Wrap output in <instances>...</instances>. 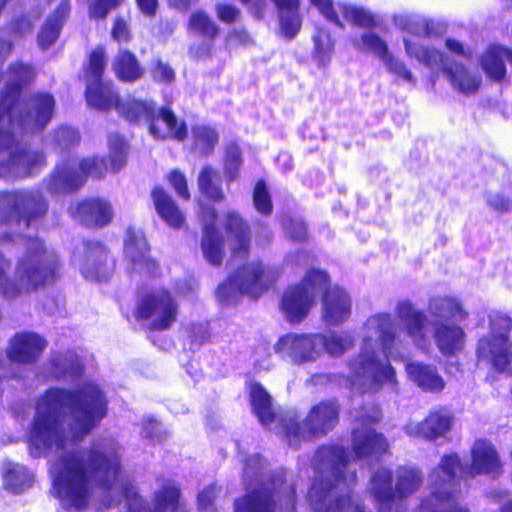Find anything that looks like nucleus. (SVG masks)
I'll list each match as a JSON object with an SVG mask.
<instances>
[{
  "instance_id": "1",
  "label": "nucleus",
  "mask_w": 512,
  "mask_h": 512,
  "mask_svg": "<svg viewBox=\"0 0 512 512\" xmlns=\"http://www.w3.org/2000/svg\"><path fill=\"white\" fill-rule=\"evenodd\" d=\"M107 399L93 381L77 390L48 389L37 401L28 433L32 457L55 456L52 492L66 508L81 510L94 498L109 508L126 502L128 512H186L174 481H164L154 494L153 510L138 495L131 476L120 467V446L98 438L91 448L71 452L106 416Z\"/></svg>"
},
{
  "instance_id": "2",
  "label": "nucleus",
  "mask_w": 512,
  "mask_h": 512,
  "mask_svg": "<svg viewBox=\"0 0 512 512\" xmlns=\"http://www.w3.org/2000/svg\"><path fill=\"white\" fill-rule=\"evenodd\" d=\"M48 205L39 190H14L0 193V244H21L25 253L18 259L15 277L7 271L10 262L0 255V295L15 299L53 283L61 265L58 255L30 234L33 221L47 211Z\"/></svg>"
},
{
  "instance_id": "3",
  "label": "nucleus",
  "mask_w": 512,
  "mask_h": 512,
  "mask_svg": "<svg viewBox=\"0 0 512 512\" xmlns=\"http://www.w3.org/2000/svg\"><path fill=\"white\" fill-rule=\"evenodd\" d=\"M33 76L31 66L13 64L7 72L5 88L0 91V178L31 176L45 165L44 154L31 149L24 137L44 129L55 103L48 93H38L26 102L21 100L22 86Z\"/></svg>"
},
{
  "instance_id": "4",
  "label": "nucleus",
  "mask_w": 512,
  "mask_h": 512,
  "mask_svg": "<svg viewBox=\"0 0 512 512\" xmlns=\"http://www.w3.org/2000/svg\"><path fill=\"white\" fill-rule=\"evenodd\" d=\"M392 317L379 313L367 319L359 354L348 362L346 384L359 394L395 389L397 380L389 359L402 358Z\"/></svg>"
},
{
  "instance_id": "5",
  "label": "nucleus",
  "mask_w": 512,
  "mask_h": 512,
  "mask_svg": "<svg viewBox=\"0 0 512 512\" xmlns=\"http://www.w3.org/2000/svg\"><path fill=\"white\" fill-rule=\"evenodd\" d=\"M313 468L315 476L308 500L314 512H366L360 500L352 495L356 470L341 446L319 448Z\"/></svg>"
},
{
  "instance_id": "6",
  "label": "nucleus",
  "mask_w": 512,
  "mask_h": 512,
  "mask_svg": "<svg viewBox=\"0 0 512 512\" xmlns=\"http://www.w3.org/2000/svg\"><path fill=\"white\" fill-rule=\"evenodd\" d=\"M250 401L254 414L260 423L277 434H283L290 446L300 441L326 435L338 422L339 405L332 400L322 401L313 406L303 422L292 413L284 417L276 414L270 395L258 383L250 385Z\"/></svg>"
},
{
  "instance_id": "7",
  "label": "nucleus",
  "mask_w": 512,
  "mask_h": 512,
  "mask_svg": "<svg viewBox=\"0 0 512 512\" xmlns=\"http://www.w3.org/2000/svg\"><path fill=\"white\" fill-rule=\"evenodd\" d=\"M264 461L259 454L250 456L244 464V479L249 481L250 492L235 502V512H276V501L280 510L290 512L295 505V490L288 484L283 473L275 475L269 483L262 477Z\"/></svg>"
},
{
  "instance_id": "8",
  "label": "nucleus",
  "mask_w": 512,
  "mask_h": 512,
  "mask_svg": "<svg viewBox=\"0 0 512 512\" xmlns=\"http://www.w3.org/2000/svg\"><path fill=\"white\" fill-rule=\"evenodd\" d=\"M110 166L104 158L87 157L80 161L69 160L58 164L47 182L51 193H66L78 189L88 177L102 178L108 170L117 172L126 164L127 146L118 134H111L108 140Z\"/></svg>"
},
{
  "instance_id": "9",
  "label": "nucleus",
  "mask_w": 512,
  "mask_h": 512,
  "mask_svg": "<svg viewBox=\"0 0 512 512\" xmlns=\"http://www.w3.org/2000/svg\"><path fill=\"white\" fill-rule=\"evenodd\" d=\"M395 27L405 33L403 44L406 55L433 69L448 73L445 53L439 48L423 46L411 37L439 39L440 46L448 48L447 24L444 20L420 18L408 14L393 17Z\"/></svg>"
},
{
  "instance_id": "10",
  "label": "nucleus",
  "mask_w": 512,
  "mask_h": 512,
  "mask_svg": "<svg viewBox=\"0 0 512 512\" xmlns=\"http://www.w3.org/2000/svg\"><path fill=\"white\" fill-rule=\"evenodd\" d=\"M448 300L446 297H435L430 302V313L433 319L425 325V316L414 309L408 301L397 304L396 314L405 325L407 334L420 348L426 347V339L432 337L444 356L448 354Z\"/></svg>"
},
{
  "instance_id": "11",
  "label": "nucleus",
  "mask_w": 512,
  "mask_h": 512,
  "mask_svg": "<svg viewBox=\"0 0 512 512\" xmlns=\"http://www.w3.org/2000/svg\"><path fill=\"white\" fill-rule=\"evenodd\" d=\"M277 270L264 268L260 262H250L240 267L229 279L219 285L216 295L224 303H232L239 295L256 298L276 280Z\"/></svg>"
},
{
  "instance_id": "12",
  "label": "nucleus",
  "mask_w": 512,
  "mask_h": 512,
  "mask_svg": "<svg viewBox=\"0 0 512 512\" xmlns=\"http://www.w3.org/2000/svg\"><path fill=\"white\" fill-rule=\"evenodd\" d=\"M512 318L500 312L489 316V335L478 340L476 355L478 360L489 361L492 367L502 373L512 363V342L509 334Z\"/></svg>"
},
{
  "instance_id": "13",
  "label": "nucleus",
  "mask_w": 512,
  "mask_h": 512,
  "mask_svg": "<svg viewBox=\"0 0 512 512\" xmlns=\"http://www.w3.org/2000/svg\"><path fill=\"white\" fill-rule=\"evenodd\" d=\"M328 274L320 269L309 270L303 280L286 289L281 301V309L291 323H299L307 317L316 303L320 291L329 285Z\"/></svg>"
},
{
  "instance_id": "14",
  "label": "nucleus",
  "mask_w": 512,
  "mask_h": 512,
  "mask_svg": "<svg viewBox=\"0 0 512 512\" xmlns=\"http://www.w3.org/2000/svg\"><path fill=\"white\" fill-rule=\"evenodd\" d=\"M354 417L356 427L352 431L353 460H377L387 453V439L371 427L380 421V409L375 405L365 407L356 411Z\"/></svg>"
},
{
  "instance_id": "15",
  "label": "nucleus",
  "mask_w": 512,
  "mask_h": 512,
  "mask_svg": "<svg viewBox=\"0 0 512 512\" xmlns=\"http://www.w3.org/2000/svg\"><path fill=\"white\" fill-rule=\"evenodd\" d=\"M105 50L103 47L94 49L89 58L85 71L86 100L90 107L98 110L115 108L121 102L118 94L113 91L110 82H103L102 75L105 69Z\"/></svg>"
},
{
  "instance_id": "16",
  "label": "nucleus",
  "mask_w": 512,
  "mask_h": 512,
  "mask_svg": "<svg viewBox=\"0 0 512 512\" xmlns=\"http://www.w3.org/2000/svg\"><path fill=\"white\" fill-rule=\"evenodd\" d=\"M178 304L166 289L144 296L137 306V317L149 321L155 330H166L176 321Z\"/></svg>"
},
{
  "instance_id": "17",
  "label": "nucleus",
  "mask_w": 512,
  "mask_h": 512,
  "mask_svg": "<svg viewBox=\"0 0 512 512\" xmlns=\"http://www.w3.org/2000/svg\"><path fill=\"white\" fill-rule=\"evenodd\" d=\"M72 263L89 281L106 280L115 268L114 259L105 246L97 241L84 242L83 248L74 253Z\"/></svg>"
},
{
  "instance_id": "18",
  "label": "nucleus",
  "mask_w": 512,
  "mask_h": 512,
  "mask_svg": "<svg viewBox=\"0 0 512 512\" xmlns=\"http://www.w3.org/2000/svg\"><path fill=\"white\" fill-rule=\"evenodd\" d=\"M277 10L280 33L292 40L300 31L302 19L300 16L299 0H271ZM248 12L257 19H262L270 9L268 0H246L241 2Z\"/></svg>"
},
{
  "instance_id": "19",
  "label": "nucleus",
  "mask_w": 512,
  "mask_h": 512,
  "mask_svg": "<svg viewBox=\"0 0 512 512\" xmlns=\"http://www.w3.org/2000/svg\"><path fill=\"white\" fill-rule=\"evenodd\" d=\"M188 35L191 39L189 53L193 58L205 59L214 49V42L220 28L204 10H194L188 19Z\"/></svg>"
},
{
  "instance_id": "20",
  "label": "nucleus",
  "mask_w": 512,
  "mask_h": 512,
  "mask_svg": "<svg viewBox=\"0 0 512 512\" xmlns=\"http://www.w3.org/2000/svg\"><path fill=\"white\" fill-rule=\"evenodd\" d=\"M321 333H288L277 341L276 353L295 364L313 363L321 357Z\"/></svg>"
},
{
  "instance_id": "21",
  "label": "nucleus",
  "mask_w": 512,
  "mask_h": 512,
  "mask_svg": "<svg viewBox=\"0 0 512 512\" xmlns=\"http://www.w3.org/2000/svg\"><path fill=\"white\" fill-rule=\"evenodd\" d=\"M124 256L128 269L143 276H156L159 265L150 256L146 237L141 229L128 228L124 240Z\"/></svg>"
},
{
  "instance_id": "22",
  "label": "nucleus",
  "mask_w": 512,
  "mask_h": 512,
  "mask_svg": "<svg viewBox=\"0 0 512 512\" xmlns=\"http://www.w3.org/2000/svg\"><path fill=\"white\" fill-rule=\"evenodd\" d=\"M501 467L497 452L492 447H480L472 450L471 464H463L458 455L450 453V481L468 479L477 474L498 472Z\"/></svg>"
},
{
  "instance_id": "23",
  "label": "nucleus",
  "mask_w": 512,
  "mask_h": 512,
  "mask_svg": "<svg viewBox=\"0 0 512 512\" xmlns=\"http://www.w3.org/2000/svg\"><path fill=\"white\" fill-rule=\"evenodd\" d=\"M323 293L321 314L329 326H339L347 321L352 311V300L348 292L339 287L328 285L320 291Z\"/></svg>"
},
{
  "instance_id": "24",
  "label": "nucleus",
  "mask_w": 512,
  "mask_h": 512,
  "mask_svg": "<svg viewBox=\"0 0 512 512\" xmlns=\"http://www.w3.org/2000/svg\"><path fill=\"white\" fill-rule=\"evenodd\" d=\"M367 490L379 512H401L393 488V475L390 469L380 467L375 470L371 475Z\"/></svg>"
},
{
  "instance_id": "25",
  "label": "nucleus",
  "mask_w": 512,
  "mask_h": 512,
  "mask_svg": "<svg viewBox=\"0 0 512 512\" xmlns=\"http://www.w3.org/2000/svg\"><path fill=\"white\" fill-rule=\"evenodd\" d=\"M448 456L430 474V493L423 499L419 512H447L448 510Z\"/></svg>"
},
{
  "instance_id": "26",
  "label": "nucleus",
  "mask_w": 512,
  "mask_h": 512,
  "mask_svg": "<svg viewBox=\"0 0 512 512\" xmlns=\"http://www.w3.org/2000/svg\"><path fill=\"white\" fill-rule=\"evenodd\" d=\"M46 346L47 342L40 335L21 332L10 339L6 353L12 362L29 364L40 357Z\"/></svg>"
},
{
  "instance_id": "27",
  "label": "nucleus",
  "mask_w": 512,
  "mask_h": 512,
  "mask_svg": "<svg viewBox=\"0 0 512 512\" xmlns=\"http://www.w3.org/2000/svg\"><path fill=\"white\" fill-rule=\"evenodd\" d=\"M203 233L201 250L204 258L212 265H220L224 257V243L221 234L215 227L216 212L212 207L201 204Z\"/></svg>"
},
{
  "instance_id": "28",
  "label": "nucleus",
  "mask_w": 512,
  "mask_h": 512,
  "mask_svg": "<svg viewBox=\"0 0 512 512\" xmlns=\"http://www.w3.org/2000/svg\"><path fill=\"white\" fill-rule=\"evenodd\" d=\"M69 212L75 219L87 226H105L113 217L110 203L100 198L79 202L71 206Z\"/></svg>"
},
{
  "instance_id": "29",
  "label": "nucleus",
  "mask_w": 512,
  "mask_h": 512,
  "mask_svg": "<svg viewBox=\"0 0 512 512\" xmlns=\"http://www.w3.org/2000/svg\"><path fill=\"white\" fill-rule=\"evenodd\" d=\"M225 225L231 250V263L244 260L248 255L250 245L248 226L234 212L227 213Z\"/></svg>"
},
{
  "instance_id": "30",
  "label": "nucleus",
  "mask_w": 512,
  "mask_h": 512,
  "mask_svg": "<svg viewBox=\"0 0 512 512\" xmlns=\"http://www.w3.org/2000/svg\"><path fill=\"white\" fill-rule=\"evenodd\" d=\"M150 134L156 139L174 138L179 141L187 135L182 121H178L174 113L167 108H156L155 115L147 123Z\"/></svg>"
},
{
  "instance_id": "31",
  "label": "nucleus",
  "mask_w": 512,
  "mask_h": 512,
  "mask_svg": "<svg viewBox=\"0 0 512 512\" xmlns=\"http://www.w3.org/2000/svg\"><path fill=\"white\" fill-rule=\"evenodd\" d=\"M448 430V411L441 409L431 412L422 422H410L405 426V432L411 437L436 440L443 437Z\"/></svg>"
},
{
  "instance_id": "32",
  "label": "nucleus",
  "mask_w": 512,
  "mask_h": 512,
  "mask_svg": "<svg viewBox=\"0 0 512 512\" xmlns=\"http://www.w3.org/2000/svg\"><path fill=\"white\" fill-rule=\"evenodd\" d=\"M505 61L512 65V49L500 45L490 46L480 58L483 71L489 79L496 82H500L506 77Z\"/></svg>"
},
{
  "instance_id": "33",
  "label": "nucleus",
  "mask_w": 512,
  "mask_h": 512,
  "mask_svg": "<svg viewBox=\"0 0 512 512\" xmlns=\"http://www.w3.org/2000/svg\"><path fill=\"white\" fill-rule=\"evenodd\" d=\"M469 319V312L461 300L450 297V357L461 352L466 335L461 327Z\"/></svg>"
},
{
  "instance_id": "34",
  "label": "nucleus",
  "mask_w": 512,
  "mask_h": 512,
  "mask_svg": "<svg viewBox=\"0 0 512 512\" xmlns=\"http://www.w3.org/2000/svg\"><path fill=\"white\" fill-rule=\"evenodd\" d=\"M69 11V1L63 0L55 12L47 18L37 36L38 44L42 49H47L58 39Z\"/></svg>"
},
{
  "instance_id": "35",
  "label": "nucleus",
  "mask_w": 512,
  "mask_h": 512,
  "mask_svg": "<svg viewBox=\"0 0 512 512\" xmlns=\"http://www.w3.org/2000/svg\"><path fill=\"white\" fill-rule=\"evenodd\" d=\"M406 371L409 378L424 391L436 393L445 387L443 378L431 365L419 362L409 363L406 366Z\"/></svg>"
},
{
  "instance_id": "36",
  "label": "nucleus",
  "mask_w": 512,
  "mask_h": 512,
  "mask_svg": "<svg viewBox=\"0 0 512 512\" xmlns=\"http://www.w3.org/2000/svg\"><path fill=\"white\" fill-rule=\"evenodd\" d=\"M152 199L157 214L171 228L179 229L184 224V215L171 196L162 188L152 191Z\"/></svg>"
},
{
  "instance_id": "37",
  "label": "nucleus",
  "mask_w": 512,
  "mask_h": 512,
  "mask_svg": "<svg viewBox=\"0 0 512 512\" xmlns=\"http://www.w3.org/2000/svg\"><path fill=\"white\" fill-rule=\"evenodd\" d=\"M156 106L153 101L128 96L117 104V112L131 123H148L155 115Z\"/></svg>"
},
{
  "instance_id": "38",
  "label": "nucleus",
  "mask_w": 512,
  "mask_h": 512,
  "mask_svg": "<svg viewBox=\"0 0 512 512\" xmlns=\"http://www.w3.org/2000/svg\"><path fill=\"white\" fill-rule=\"evenodd\" d=\"M82 374L83 366L74 353L69 352L63 356L54 357L51 361V378L75 382Z\"/></svg>"
},
{
  "instance_id": "39",
  "label": "nucleus",
  "mask_w": 512,
  "mask_h": 512,
  "mask_svg": "<svg viewBox=\"0 0 512 512\" xmlns=\"http://www.w3.org/2000/svg\"><path fill=\"white\" fill-rule=\"evenodd\" d=\"M2 476L5 489L15 494L28 489L32 483V474L28 469L11 461L2 464Z\"/></svg>"
},
{
  "instance_id": "40",
  "label": "nucleus",
  "mask_w": 512,
  "mask_h": 512,
  "mask_svg": "<svg viewBox=\"0 0 512 512\" xmlns=\"http://www.w3.org/2000/svg\"><path fill=\"white\" fill-rule=\"evenodd\" d=\"M450 83L458 92L471 95L478 91L481 77L471 73L463 64L454 62L450 63Z\"/></svg>"
},
{
  "instance_id": "41",
  "label": "nucleus",
  "mask_w": 512,
  "mask_h": 512,
  "mask_svg": "<svg viewBox=\"0 0 512 512\" xmlns=\"http://www.w3.org/2000/svg\"><path fill=\"white\" fill-rule=\"evenodd\" d=\"M112 68L116 76L124 82H135L143 76V69L136 57L128 50H120Z\"/></svg>"
},
{
  "instance_id": "42",
  "label": "nucleus",
  "mask_w": 512,
  "mask_h": 512,
  "mask_svg": "<svg viewBox=\"0 0 512 512\" xmlns=\"http://www.w3.org/2000/svg\"><path fill=\"white\" fill-rule=\"evenodd\" d=\"M319 348L321 355L325 351L332 357H340L354 345V337L349 332L330 331L327 334L321 333Z\"/></svg>"
},
{
  "instance_id": "43",
  "label": "nucleus",
  "mask_w": 512,
  "mask_h": 512,
  "mask_svg": "<svg viewBox=\"0 0 512 512\" xmlns=\"http://www.w3.org/2000/svg\"><path fill=\"white\" fill-rule=\"evenodd\" d=\"M351 42L358 51L373 54L380 61L390 52L387 42L372 29L362 32L360 36L353 37Z\"/></svg>"
},
{
  "instance_id": "44",
  "label": "nucleus",
  "mask_w": 512,
  "mask_h": 512,
  "mask_svg": "<svg viewBox=\"0 0 512 512\" xmlns=\"http://www.w3.org/2000/svg\"><path fill=\"white\" fill-rule=\"evenodd\" d=\"M312 40L314 45L312 51L313 60L319 67H326L332 59L335 47L330 32L323 27H317Z\"/></svg>"
},
{
  "instance_id": "45",
  "label": "nucleus",
  "mask_w": 512,
  "mask_h": 512,
  "mask_svg": "<svg viewBox=\"0 0 512 512\" xmlns=\"http://www.w3.org/2000/svg\"><path fill=\"white\" fill-rule=\"evenodd\" d=\"M396 474L395 492L399 499L406 498L416 492L423 482L422 474L413 467H400Z\"/></svg>"
},
{
  "instance_id": "46",
  "label": "nucleus",
  "mask_w": 512,
  "mask_h": 512,
  "mask_svg": "<svg viewBox=\"0 0 512 512\" xmlns=\"http://www.w3.org/2000/svg\"><path fill=\"white\" fill-rule=\"evenodd\" d=\"M192 137L194 149L201 155L212 152L219 139L216 130L204 124L192 128Z\"/></svg>"
},
{
  "instance_id": "47",
  "label": "nucleus",
  "mask_w": 512,
  "mask_h": 512,
  "mask_svg": "<svg viewBox=\"0 0 512 512\" xmlns=\"http://www.w3.org/2000/svg\"><path fill=\"white\" fill-rule=\"evenodd\" d=\"M198 185L202 194L213 201L224 198L220 187L219 173L211 167H204L198 178Z\"/></svg>"
},
{
  "instance_id": "48",
  "label": "nucleus",
  "mask_w": 512,
  "mask_h": 512,
  "mask_svg": "<svg viewBox=\"0 0 512 512\" xmlns=\"http://www.w3.org/2000/svg\"><path fill=\"white\" fill-rule=\"evenodd\" d=\"M340 9L343 17L355 26L369 30L377 25L375 15L364 7L343 5Z\"/></svg>"
},
{
  "instance_id": "49",
  "label": "nucleus",
  "mask_w": 512,
  "mask_h": 512,
  "mask_svg": "<svg viewBox=\"0 0 512 512\" xmlns=\"http://www.w3.org/2000/svg\"><path fill=\"white\" fill-rule=\"evenodd\" d=\"M241 164V153L238 145H229L226 149L224 162L225 174L229 181H233L237 177Z\"/></svg>"
},
{
  "instance_id": "50",
  "label": "nucleus",
  "mask_w": 512,
  "mask_h": 512,
  "mask_svg": "<svg viewBox=\"0 0 512 512\" xmlns=\"http://www.w3.org/2000/svg\"><path fill=\"white\" fill-rule=\"evenodd\" d=\"M41 12L34 15H23L11 21L9 30L15 38H22L33 30L34 22L40 17Z\"/></svg>"
},
{
  "instance_id": "51",
  "label": "nucleus",
  "mask_w": 512,
  "mask_h": 512,
  "mask_svg": "<svg viewBox=\"0 0 512 512\" xmlns=\"http://www.w3.org/2000/svg\"><path fill=\"white\" fill-rule=\"evenodd\" d=\"M381 62L390 73L394 74L399 79L409 83L413 82V76L411 72L407 69L405 64L399 59L395 58L391 52H389L381 60Z\"/></svg>"
},
{
  "instance_id": "52",
  "label": "nucleus",
  "mask_w": 512,
  "mask_h": 512,
  "mask_svg": "<svg viewBox=\"0 0 512 512\" xmlns=\"http://www.w3.org/2000/svg\"><path fill=\"white\" fill-rule=\"evenodd\" d=\"M253 198L254 206L259 213L269 215L272 212L271 198L263 181L257 182Z\"/></svg>"
},
{
  "instance_id": "53",
  "label": "nucleus",
  "mask_w": 512,
  "mask_h": 512,
  "mask_svg": "<svg viewBox=\"0 0 512 512\" xmlns=\"http://www.w3.org/2000/svg\"><path fill=\"white\" fill-rule=\"evenodd\" d=\"M124 0H90L89 15L94 19H104L109 12L120 6Z\"/></svg>"
},
{
  "instance_id": "54",
  "label": "nucleus",
  "mask_w": 512,
  "mask_h": 512,
  "mask_svg": "<svg viewBox=\"0 0 512 512\" xmlns=\"http://www.w3.org/2000/svg\"><path fill=\"white\" fill-rule=\"evenodd\" d=\"M142 434L151 442H162L166 437L163 426L153 418H147L143 422Z\"/></svg>"
},
{
  "instance_id": "55",
  "label": "nucleus",
  "mask_w": 512,
  "mask_h": 512,
  "mask_svg": "<svg viewBox=\"0 0 512 512\" xmlns=\"http://www.w3.org/2000/svg\"><path fill=\"white\" fill-rule=\"evenodd\" d=\"M215 12L218 19L227 24L237 21L241 15V11L237 6L225 2L216 4Z\"/></svg>"
},
{
  "instance_id": "56",
  "label": "nucleus",
  "mask_w": 512,
  "mask_h": 512,
  "mask_svg": "<svg viewBox=\"0 0 512 512\" xmlns=\"http://www.w3.org/2000/svg\"><path fill=\"white\" fill-rule=\"evenodd\" d=\"M80 136L77 130L71 127H61L55 133V141L62 148H68L77 144Z\"/></svg>"
},
{
  "instance_id": "57",
  "label": "nucleus",
  "mask_w": 512,
  "mask_h": 512,
  "mask_svg": "<svg viewBox=\"0 0 512 512\" xmlns=\"http://www.w3.org/2000/svg\"><path fill=\"white\" fill-rule=\"evenodd\" d=\"M311 4L318 8L319 12L331 23L342 27L337 12L335 11L332 0H309Z\"/></svg>"
},
{
  "instance_id": "58",
  "label": "nucleus",
  "mask_w": 512,
  "mask_h": 512,
  "mask_svg": "<svg viewBox=\"0 0 512 512\" xmlns=\"http://www.w3.org/2000/svg\"><path fill=\"white\" fill-rule=\"evenodd\" d=\"M289 237L296 241L305 239L307 231L304 222L300 219H289L283 223Z\"/></svg>"
},
{
  "instance_id": "59",
  "label": "nucleus",
  "mask_w": 512,
  "mask_h": 512,
  "mask_svg": "<svg viewBox=\"0 0 512 512\" xmlns=\"http://www.w3.org/2000/svg\"><path fill=\"white\" fill-rule=\"evenodd\" d=\"M168 180L172 187L175 189L178 196L181 198L187 200L190 198V193L187 188V181L185 176L177 171L174 170L168 175Z\"/></svg>"
},
{
  "instance_id": "60",
  "label": "nucleus",
  "mask_w": 512,
  "mask_h": 512,
  "mask_svg": "<svg viewBox=\"0 0 512 512\" xmlns=\"http://www.w3.org/2000/svg\"><path fill=\"white\" fill-rule=\"evenodd\" d=\"M153 79L157 82L161 83H170L175 78V73L173 69L166 63L161 60H157L153 70H152Z\"/></svg>"
},
{
  "instance_id": "61",
  "label": "nucleus",
  "mask_w": 512,
  "mask_h": 512,
  "mask_svg": "<svg viewBox=\"0 0 512 512\" xmlns=\"http://www.w3.org/2000/svg\"><path fill=\"white\" fill-rule=\"evenodd\" d=\"M219 489L216 485H210L201 491L198 495V506L200 510L209 512L213 505Z\"/></svg>"
},
{
  "instance_id": "62",
  "label": "nucleus",
  "mask_w": 512,
  "mask_h": 512,
  "mask_svg": "<svg viewBox=\"0 0 512 512\" xmlns=\"http://www.w3.org/2000/svg\"><path fill=\"white\" fill-rule=\"evenodd\" d=\"M112 37L119 43L130 40V30L127 22L122 18H117L112 28Z\"/></svg>"
},
{
  "instance_id": "63",
  "label": "nucleus",
  "mask_w": 512,
  "mask_h": 512,
  "mask_svg": "<svg viewBox=\"0 0 512 512\" xmlns=\"http://www.w3.org/2000/svg\"><path fill=\"white\" fill-rule=\"evenodd\" d=\"M336 379L337 377L333 374L320 373L313 375L308 382L313 386H320L334 383Z\"/></svg>"
},
{
  "instance_id": "64",
  "label": "nucleus",
  "mask_w": 512,
  "mask_h": 512,
  "mask_svg": "<svg viewBox=\"0 0 512 512\" xmlns=\"http://www.w3.org/2000/svg\"><path fill=\"white\" fill-rule=\"evenodd\" d=\"M140 11L146 16H153L156 13L158 0H136Z\"/></svg>"
}]
</instances>
